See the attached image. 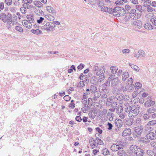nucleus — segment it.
<instances>
[{
	"mask_svg": "<svg viewBox=\"0 0 156 156\" xmlns=\"http://www.w3.org/2000/svg\"><path fill=\"white\" fill-rule=\"evenodd\" d=\"M138 149V150L136 155V156H142L144 155V150L140 148Z\"/></svg>",
	"mask_w": 156,
	"mask_h": 156,
	"instance_id": "obj_26",
	"label": "nucleus"
},
{
	"mask_svg": "<svg viewBox=\"0 0 156 156\" xmlns=\"http://www.w3.org/2000/svg\"><path fill=\"white\" fill-rule=\"evenodd\" d=\"M146 137L147 139L154 140L156 138V135L153 132H150L147 133Z\"/></svg>",
	"mask_w": 156,
	"mask_h": 156,
	"instance_id": "obj_10",
	"label": "nucleus"
},
{
	"mask_svg": "<svg viewBox=\"0 0 156 156\" xmlns=\"http://www.w3.org/2000/svg\"><path fill=\"white\" fill-rule=\"evenodd\" d=\"M111 105L112 108H115L117 107V104L116 102L115 101H112Z\"/></svg>",
	"mask_w": 156,
	"mask_h": 156,
	"instance_id": "obj_63",
	"label": "nucleus"
},
{
	"mask_svg": "<svg viewBox=\"0 0 156 156\" xmlns=\"http://www.w3.org/2000/svg\"><path fill=\"white\" fill-rule=\"evenodd\" d=\"M114 97L112 96L110 98H108L107 99V101H106V105L107 106H110L112 102L113 101L112 100L114 98Z\"/></svg>",
	"mask_w": 156,
	"mask_h": 156,
	"instance_id": "obj_19",
	"label": "nucleus"
},
{
	"mask_svg": "<svg viewBox=\"0 0 156 156\" xmlns=\"http://www.w3.org/2000/svg\"><path fill=\"white\" fill-rule=\"evenodd\" d=\"M143 128L142 126L135 127L134 128V132L133 135L134 137H140L143 132Z\"/></svg>",
	"mask_w": 156,
	"mask_h": 156,
	"instance_id": "obj_5",
	"label": "nucleus"
},
{
	"mask_svg": "<svg viewBox=\"0 0 156 156\" xmlns=\"http://www.w3.org/2000/svg\"><path fill=\"white\" fill-rule=\"evenodd\" d=\"M33 3L36 6L39 8L42 7L43 6V4L40 1H34Z\"/></svg>",
	"mask_w": 156,
	"mask_h": 156,
	"instance_id": "obj_28",
	"label": "nucleus"
},
{
	"mask_svg": "<svg viewBox=\"0 0 156 156\" xmlns=\"http://www.w3.org/2000/svg\"><path fill=\"white\" fill-rule=\"evenodd\" d=\"M123 95L122 94H119L116 95L115 96V98L119 101V102L120 104H122L123 103Z\"/></svg>",
	"mask_w": 156,
	"mask_h": 156,
	"instance_id": "obj_13",
	"label": "nucleus"
},
{
	"mask_svg": "<svg viewBox=\"0 0 156 156\" xmlns=\"http://www.w3.org/2000/svg\"><path fill=\"white\" fill-rule=\"evenodd\" d=\"M138 53L140 55V56L142 57H145V54L144 51L142 50H139L138 51Z\"/></svg>",
	"mask_w": 156,
	"mask_h": 156,
	"instance_id": "obj_49",
	"label": "nucleus"
},
{
	"mask_svg": "<svg viewBox=\"0 0 156 156\" xmlns=\"http://www.w3.org/2000/svg\"><path fill=\"white\" fill-rule=\"evenodd\" d=\"M150 144L151 147L156 149V142H152Z\"/></svg>",
	"mask_w": 156,
	"mask_h": 156,
	"instance_id": "obj_64",
	"label": "nucleus"
},
{
	"mask_svg": "<svg viewBox=\"0 0 156 156\" xmlns=\"http://www.w3.org/2000/svg\"><path fill=\"white\" fill-rule=\"evenodd\" d=\"M153 130V128L152 127L150 126L149 125L147 124L145 125V128L144 130L145 131L146 133L150 132H152V131Z\"/></svg>",
	"mask_w": 156,
	"mask_h": 156,
	"instance_id": "obj_15",
	"label": "nucleus"
},
{
	"mask_svg": "<svg viewBox=\"0 0 156 156\" xmlns=\"http://www.w3.org/2000/svg\"><path fill=\"white\" fill-rule=\"evenodd\" d=\"M97 112H95V110L92 108L90 110V112L88 114L90 117L94 119L95 116Z\"/></svg>",
	"mask_w": 156,
	"mask_h": 156,
	"instance_id": "obj_14",
	"label": "nucleus"
},
{
	"mask_svg": "<svg viewBox=\"0 0 156 156\" xmlns=\"http://www.w3.org/2000/svg\"><path fill=\"white\" fill-rule=\"evenodd\" d=\"M26 17L29 21H31L33 22L34 21V17L31 15H27Z\"/></svg>",
	"mask_w": 156,
	"mask_h": 156,
	"instance_id": "obj_48",
	"label": "nucleus"
},
{
	"mask_svg": "<svg viewBox=\"0 0 156 156\" xmlns=\"http://www.w3.org/2000/svg\"><path fill=\"white\" fill-rule=\"evenodd\" d=\"M131 134V129L129 128H126L123 131L122 133V136H128Z\"/></svg>",
	"mask_w": 156,
	"mask_h": 156,
	"instance_id": "obj_12",
	"label": "nucleus"
},
{
	"mask_svg": "<svg viewBox=\"0 0 156 156\" xmlns=\"http://www.w3.org/2000/svg\"><path fill=\"white\" fill-rule=\"evenodd\" d=\"M46 10L49 12L52 13H56V11L51 7L47 6L46 7Z\"/></svg>",
	"mask_w": 156,
	"mask_h": 156,
	"instance_id": "obj_22",
	"label": "nucleus"
},
{
	"mask_svg": "<svg viewBox=\"0 0 156 156\" xmlns=\"http://www.w3.org/2000/svg\"><path fill=\"white\" fill-rule=\"evenodd\" d=\"M32 2V0H23L22 1V3H24L23 4H25V5L28 4H30Z\"/></svg>",
	"mask_w": 156,
	"mask_h": 156,
	"instance_id": "obj_50",
	"label": "nucleus"
},
{
	"mask_svg": "<svg viewBox=\"0 0 156 156\" xmlns=\"http://www.w3.org/2000/svg\"><path fill=\"white\" fill-rule=\"evenodd\" d=\"M12 15L9 13H8L7 14V15L6 16V20H12Z\"/></svg>",
	"mask_w": 156,
	"mask_h": 156,
	"instance_id": "obj_59",
	"label": "nucleus"
},
{
	"mask_svg": "<svg viewBox=\"0 0 156 156\" xmlns=\"http://www.w3.org/2000/svg\"><path fill=\"white\" fill-rule=\"evenodd\" d=\"M115 4L117 5H122L123 4V3L120 0H118V1L115 2Z\"/></svg>",
	"mask_w": 156,
	"mask_h": 156,
	"instance_id": "obj_61",
	"label": "nucleus"
},
{
	"mask_svg": "<svg viewBox=\"0 0 156 156\" xmlns=\"http://www.w3.org/2000/svg\"><path fill=\"white\" fill-rule=\"evenodd\" d=\"M35 13L38 15H44V13L42 10L39 8H36L35 11Z\"/></svg>",
	"mask_w": 156,
	"mask_h": 156,
	"instance_id": "obj_18",
	"label": "nucleus"
},
{
	"mask_svg": "<svg viewBox=\"0 0 156 156\" xmlns=\"http://www.w3.org/2000/svg\"><path fill=\"white\" fill-rule=\"evenodd\" d=\"M115 76V75H112L108 78V80L112 81L111 85L113 87L116 86L119 82L118 78L117 77L114 78Z\"/></svg>",
	"mask_w": 156,
	"mask_h": 156,
	"instance_id": "obj_6",
	"label": "nucleus"
},
{
	"mask_svg": "<svg viewBox=\"0 0 156 156\" xmlns=\"http://www.w3.org/2000/svg\"><path fill=\"white\" fill-rule=\"evenodd\" d=\"M23 25L26 27L29 23V22L26 20H24L22 22Z\"/></svg>",
	"mask_w": 156,
	"mask_h": 156,
	"instance_id": "obj_58",
	"label": "nucleus"
},
{
	"mask_svg": "<svg viewBox=\"0 0 156 156\" xmlns=\"http://www.w3.org/2000/svg\"><path fill=\"white\" fill-rule=\"evenodd\" d=\"M132 109L133 108L131 106H129L128 105H127V104L125 105V111L126 112L129 113V112H130Z\"/></svg>",
	"mask_w": 156,
	"mask_h": 156,
	"instance_id": "obj_34",
	"label": "nucleus"
},
{
	"mask_svg": "<svg viewBox=\"0 0 156 156\" xmlns=\"http://www.w3.org/2000/svg\"><path fill=\"white\" fill-rule=\"evenodd\" d=\"M155 110L153 107L147 110V112L149 113H154L155 112Z\"/></svg>",
	"mask_w": 156,
	"mask_h": 156,
	"instance_id": "obj_51",
	"label": "nucleus"
},
{
	"mask_svg": "<svg viewBox=\"0 0 156 156\" xmlns=\"http://www.w3.org/2000/svg\"><path fill=\"white\" fill-rule=\"evenodd\" d=\"M108 8L107 7L102 6L101 9V10L102 11L105 12H107L108 11Z\"/></svg>",
	"mask_w": 156,
	"mask_h": 156,
	"instance_id": "obj_60",
	"label": "nucleus"
},
{
	"mask_svg": "<svg viewBox=\"0 0 156 156\" xmlns=\"http://www.w3.org/2000/svg\"><path fill=\"white\" fill-rule=\"evenodd\" d=\"M147 9V11L149 12H152L153 11H155V9H153L151 6H148Z\"/></svg>",
	"mask_w": 156,
	"mask_h": 156,
	"instance_id": "obj_56",
	"label": "nucleus"
},
{
	"mask_svg": "<svg viewBox=\"0 0 156 156\" xmlns=\"http://www.w3.org/2000/svg\"><path fill=\"white\" fill-rule=\"evenodd\" d=\"M95 141L96 142L97 145L98 146V144L102 145L104 144L102 140L98 138H97Z\"/></svg>",
	"mask_w": 156,
	"mask_h": 156,
	"instance_id": "obj_41",
	"label": "nucleus"
},
{
	"mask_svg": "<svg viewBox=\"0 0 156 156\" xmlns=\"http://www.w3.org/2000/svg\"><path fill=\"white\" fill-rule=\"evenodd\" d=\"M0 19L4 22L6 23L7 22L6 15L5 14L3 13L0 15Z\"/></svg>",
	"mask_w": 156,
	"mask_h": 156,
	"instance_id": "obj_30",
	"label": "nucleus"
},
{
	"mask_svg": "<svg viewBox=\"0 0 156 156\" xmlns=\"http://www.w3.org/2000/svg\"><path fill=\"white\" fill-rule=\"evenodd\" d=\"M31 31L33 33L37 35L40 34H42V31L38 29H37L35 30L32 29L31 30Z\"/></svg>",
	"mask_w": 156,
	"mask_h": 156,
	"instance_id": "obj_24",
	"label": "nucleus"
},
{
	"mask_svg": "<svg viewBox=\"0 0 156 156\" xmlns=\"http://www.w3.org/2000/svg\"><path fill=\"white\" fill-rule=\"evenodd\" d=\"M142 87V84L139 82L136 83V87L137 89H139Z\"/></svg>",
	"mask_w": 156,
	"mask_h": 156,
	"instance_id": "obj_55",
	"label": "nucleus"
},
{
	"mask_svg": "<svg viewBox=\"0 0 156 156\" xmlns=\"http://www.w3.org/2000/svg\"><path fill=\"white\" fill-rule=\"evenodd\" d=\"M15 29L17 31L22 32L23 31V28L20 27L18 26H16L15 27Z\"/></svg>",
	"mask_w": 156,
	"mask_h": 156,
	"instance_id": "obj_52",
	"label": "nucleus"
},
{
	"mask_svg": "<svg viewBox=\"0 0 156 156\" xmlns=\"http://www.w3.org/2000/svg\"><path fill=\"white\" fill-rule=\"evenodd\" d=\"M140 141L142 142L145 143L147 144L149 142V140H147L146 138H141L140 140Z\"/></svg>",
	"mask_w": 156,
	"mask_h": 156,
	"instance_id": "obj_53",
	"label": "nucleus"
},
{
	"mask_svg": "<svg viewBox=\"0 0 156 156\" xmlns=\"http://www.w3.org/2000/svg\"><path fill=\"white\" fill-rule=\"evenodd\" d=\"M51 22H47L45 25L42 27V29H44L47 31H53V30L55 29H54L55 26H52Z\"/></svg>",
	"mask_w": 156,
	"mask_h": 156,
	"instance_id": "obj_8",
	"label": "nucleus"
},
{
	"mask_svg": "<svg viewBox=\"0 0 156 156\" xmlns=\"http://www.w3.org/2000/svg\"><path fill=\"white\" fill-rule=\"evenodd\" d=\"M150 21L154 25V28L156 30V16L151 18Z\"/></svg>",
	"mask_w": 156,
	"mask_h": 156,
	"instance_id": "obj_31",
	"label": "nucleus"
},
{
	"mask_svg": "<svg viewBox=\"0 0 156 156\" xmlns=\"http://www.w3.org/2000/svg\"><path fill=\"white\" fill-rule=\"evenodd\" d=\"M51 24H52V26H55V24L57 25H59L60 24V23L58 21H54L52 22H51Z\"/></svg>",
	"mask_w": 156,
	"mask_h": 156,
	"instance_id": "obj_57",
	"label": "nucleus"
},
{
	"mask_svg": "<svg viewBox=\"0 0 156 156\" xmlns=\"http://www.w3.org/2000/svg\"><path fill=\"white\" fill-rule=\"evenodd\" d=\"M90 82L91 83L96 84L98 82L97 79L95 76H93L90 79Z\"/></svg>",
	"mask_w": 156,
	"mask_h": 156,
	"instance_id": "obj_29",
	"label": "nucleus"
},
{
	"mask_svg": "<svg viewBox=\"0 0 156 156\" xmlns=\"http://www.w3.org/2000/svg\"><path fill=\"white\" fill-rule=\"evenodd\" d=\"M90 144L91 148L92 149L96 147H97V145L95 140H94L93 138H91L90 140Z\"/></svg>",
	"mask_w": 156,
	"mask_h": 156,
	"instance_id": "obj_16",
	"label": "nucleus"
},
{
	"mask_svg": "<svg viewBox=\"0 0 156 156\" xmlns=\"http://www.w3.org/2000/svg\"><path fill=\"white\" fill-rule=\"evenodd\" d=\"M45 17L50 21H53L55 19V17L50 15H45Z\"/></svg>",
	"mask_w": 156,
	"mask_h": 156,
	"instance_id": "obj_44",
	"label": "nucleus"
},
{
	"mask_svg": "<svg viewBox=\"0 0 156 156\" xmlns=\"http://www.w3.org/2000/svg\"><path fill=\"white\" fill-rule=\"evenodd\" d=\"M122 109L121 108L120 109V113H119V117L122 119H123L125 118V117L126 116V114L125 113L122 112Z\"/></svg>",
	"mask_w": 156,
	"mask_h": 156,
	"instance_id": "obj_35",
	"label": "nucleus"
},
{
	"mask_svg": "<svg viewBox=\"0 0 156 156\" xmlns=\"http://www.w3.org/2000/svg\"><path fill=\"white\" fill-rule=\"evenodd\" d=\"M94 96L96 98H99L101 95V92L99 91H97V90L93 93Z\"/></svg>",
	"mask_w": 156,
	"mask_h": 156,
	"instance_id": "obj_43",
	"label": "nucleus"
},
{
	"mask_svg": "<svg viewBox=\"0 0 156 156\" xmlns=\"http://www.w3.org/2000/svg\"><path fill=\"white\" fill-rule=\"evenodd\" d=\"M25 6V4H23L22 7H21L20 8V11L21 13L23 14H25L27 12V8Z\"/></svg>",
	"mask_w": 156,
	"mask_h": 156,
	"instance_id": "obj_37",
	"label": "nucleus"
},
{
	"mask_svg": "<svg viewBox=\"0 0 156 156\" xmlns=\"http://www.w3.org/2000/svg\"><path fill=\"white\" fill-rule=\"evenodd\" d=\"M115 9L114 16L118 17L123 16L126 13V11L123 8L117 6L115 7Z\"/></svg>",
	"mask_w": 156,
	"mask_h": 156,
	"instance_id": "obj_2",
	"label": "nucleus"
},
{
	"mask_svg": "<svg viewBox=\"0 0 156 156\" xmlns=\"http://www.w3.org/2000/svg\"><path fill=\"white\" fill-rule=\"evenodd\" d=\"M130 16L129 14L127 19L128 20L129 19L131 18L132 20H136L139 18L141 16V13L139 12H136V10L135 9H132L130 11Z\"/></svg>",
	"mask_w": 156,
	"mask_h": 156,
	"instance_id": "obj_1",
	"label": "nucleus"
},
{
	"mask_svg": "<svg viewBox=\"0 0 156 156\" xmlns=\"http://www.w3.org/2000/svg\"><path fill=\"white\" fill-rule=\"evenodd\" d=\"M102 154L104 155H107L110 154L109 150L106 148H104L102 150Z\"/></svg>",
	"mask_w": 156,
	"mask_h": 156,
	"instance_id": "obj_33",
	"label": "nucleus"
},
{
	"mask_svg": "<svg viewBox=\"0 0 156 156\" xmlns=\"http://www.w3.org/2000/svg\"><path fill=\"white\" fill-rule=\"evenodd\" d=\"M129 73L128 72H125L122 76V80L123 81L126 80V79L129 77Z\"/></svg>",
	"mask_w": 156,
	"mask_h": 156,
	"instance_id": "obj_36",
	"label": "nucleus"
},
{
	"mask_svg": "<svg viewBox=\"0 0 156 156\" xmlns=\"http://www.w3.org/2000/svg\"><path fill=\"white\" fill-rule=\"evenodd\" d=\"M97 90V87L95 85H92L90 86V89H88V92L90 91L92 94H93L94 92Z\"/></svg>",
	"mask_w": 156,
	"mask_h": 156,
	"instance_id": "obj_27",
	"label": "nucleus"
},
{
	"mask_svg": "<svg viewBox=\"0 0 156 156\" xmlns=\"http://www.w3.org/2000/svg\"><path fill=\"white\" fill-rule=\"evenodd\" d=\"M136 9L139 11V12L141 13L142 12V6L140 5H136L135 6Z\"/></svg>",
	"mask_w": 156,
	"mask_h": 156,
	"instance_id": "obj_40",
	"label": "nucleus"
},
{
	"mask_svg": "<svg viewBox=\"0 0 156 156\" xmlns=\"http://www.w3.org/2000/svg\"><path fill=\"white\" fill-rule=\"evenodd\" d=\"M81 102L83 105V107L81 108V110L84 113H87L86 111L88 110V105H87V99H82Z\"/></svg>",
	"mask_w": 156,
	"mask_h": 156,
	"instance_id": "obj_9",
	"label": "nucleus"
},
{
	"mask_svg": "<svg viewBox=\"0 0 156 156\" xmlns=\"http://www.w3.org/2000/svg\"><path fill=\"white\" fill-rule=\"evenodd\" d=\"M136 148L137 146L135 145H132L129 147V149L130 150V153L132 154L133 152H135V150H136Z\"/></svg>",
	"mask_w": 156,
	"mask_h": 156,
	"instance_id": "obj_20",
	"label": "nucleus"
},
{
	"mask_svg": "<svg viewBox=\"0 0 156 156\" xmlns=\"http://www.w3.org/2000/svg\"><path fill=\"white\" fill-rule=\"evenodd\" d=\"M63 99L66 101H68L70 100L71 97L68 95H65Z\"/></svg>",
	"mask_w": 156,
	"mask_h": 156,
	"instance_id": "obj_62",
	"label": "nucleus"
},
{
	"mask_svg": "<svg viewBox=\"0 0 156 156\" xmlns=\"http://www.w3.org/2000/svg\"><path fill=\"white\" fill-rule=\"evenodd\" d=\"M129 66L131 67V68L134 69V70L138 72L139 70V68L136 66L135 65L133 64H132L130 63H129Z\"/></svg>",
	"mask_w": 156,
	"mask_h": 156,
	"instance_id": "obj_32",
	"label": "nucleus"
},
{
	"mask_svg": "<svg viewBox=\"0 0 156 156\" xmlns=\"http://www.w3.org/2000/svg\"><path fill=\"white\" fill-rule=\"evenodd\" d=\"M93 70L94 73L97 76L103 74L105 71V69L104 66L99 67L97 66H94L93 68Z\"/></svg>",
	"mask_w": 156,
	"mask_h": 156,
	"instance_id": "obj_4",
	"label": "nucleus"
},
{
	"mask_svg": "<svg viewBox=\"0 0 156 156\" xmlns=\"http://www.w3.org/2000/svg\"><path fill=\"white\" fill-rule=\"evenodd\" d=\"M141 118H138L135 121H134L133 123L135 126L140 125L141 123Z\"/></svg>",
	"mask_w": 156,
	"mask_h": 156,
	"instance_id": "obj_38",
	"label": "nucleus"
},
{
	"mask_svg": "<svg viewBox=\"0 0 156 156\" xmlns=\"http://www.w3.org/2000/svg\"><path fill=\"white\" fill-rule=\"evenodd\" d=\"M107 87L105 85V84H103L101 86H100L99 87L100 90L101 89L103 91L105 90L106 91H107L108 90L106 89Z\"/></svg>",
	"mask_w": 156,
	"mask_h": 156,
	"instance_id": "obj_47",
	"label": "nucleus"
},
{
	"mask_svg": "<svg viewBox=\"0 0 156 156\" xmlns=\"http://www.w3.org/2000/svg\"><path fill=\"white\" fill-rule=\"evenodd\" d=\"M105 78V76L104 75H102L100 76L97 79L98 82H101Z\"/></svg>",
	"mask_w": 156,
	"mask_h": 156,
	"instance_id": "obj_45",
	"label": "nucleus"
},
{
	"mask_svg": "<svg viewBox=\"0 0 156 156\" xmlns=\"http://www.w3.org/2000/svg\"><path fill=\"white\" fill-rule=\"evenodd\" d=\"M123 145L121 144L116 143L112 145L111 147V149L113 151H117L118 150L122 149Z\"/></svg>",
	"mask_w": 156,
	"mask_h": 156,
	"instance_id": "obj_7",
	"label": "nucleus"
},
{
	"mask_svg": "<svg viewBox=\"0 0 156 156\" xmlns=\"http://www.w3.org/2000/svg\"><path fill=\"white\" fill-rule=\"evenodd\" d=\"M118 69L117 67L116 66H111L110 68L111 72L113 73V75H115L118 70Z\"/></svg>",
	"mask_w": 156,
	"mask_h": 156,
	"instance_id": "obj_23",
	"label": "nucleus"
},
{
	"mask_svg": "<svg viewBox=\"0 0 156 156\" xmlns=\"http://www.w3.org/2000/svg\"><path fill=\"white\" fill-rule=\"evenodd\" d=\"M144 27L146 29L148 30L152 29V26L150 23H147L144 25Z\"/></svg>",
	"mask_w": 156,
	"mask_h": 156,
	"instance_id": "obj_39",
	"label": "nucleus"
},
{
	"mask_svg": "<svg viewBox=\"0 0 156 156\" xmlns=\"http://www.w3.org/2000/svg\"><path fill=\"white\" fill-rule=\"evenodd\" d=\"M124 120L126 124L128 126H131L133 123V120L132 119L128 118L127 119H126Z\"/></svg>",
	"mask_w": 156,
	"mask_h": 156,
	"instance_id": "obj_25",
	"label": "nucleus"
},
{
	"mask_svg": "<svg viewBox=\"0 0 156 156\" xmlns=\"http://www.w3.org/2000/svg\"><path fill=\"white\" fill-rule=\"evenodd\" d=\"M140 108V106L138 105H136L133 106V108L132 109L129 113L128 114V115L129 117L136 116L137 115L139 112V110Z\"/></svg>",
	"mask_w": 156,
	"mask_h": 156,
	"instance_id": "obj_3",
	"label": "nucleus"
},
{
	"mask_svg": "<svg viewBox=\"0 0 156 156\" xmlns=\"http://www.w3.org/2000/svg\"><path fill=\"white\" fill-rule=\"evenodd\" d=\"M132 24L133 25L138 29H140L142 27L141 21L139 20H135L132 22Z\"/></svg>",
	"mask_w": 156,
	"mask_h": 156,
	"instance_id": "obj_11",
	"label": "nucleus"
},
{
	"mask_svg": "<svg viewBox=\"0 0 156 156\" xmlns=\"http://www.w3.org/2000/svg\"><path fill=\"white\" fill-rule=\"evenodd\" d=\"M147 124L149 125L150 126L153 127L156 124V120H153L148 122Z\"/></svg>",
	"mask_w": 156,
	"mask_h": 156,
	"instance_id": "obj_46",
	"label": "nucleus"
},
{
	"mask_svg": "<svg viewBox=\"0 0 156 156\" xmlns=\"http://www.w3.org/2000/svg\"><path fill=\"white\" fill-rule=\"evenodd\" d=\"M115 8L113 9H112V8H108L107 12L111 14H112L114 16V12H115Z\"/></svg>",
	"mask_w": 156,
	"mask_h": 156,
	"instance_id": "obj_42",
	"label": "nucleus"
},
{
	"mask_svg": "<svg viewBox=\"0 0 156 156\" xmlns=\"http://www.w3.org/2000/svg\"><path fill=\"white\" fill-rule=\"evenodd\" d=\"M117 154L119 156H127L126 153L123 150H119L117 152Z\"/></svg>",
	"mask_w": 156,
	"mask_h": 156,
	"instance_id": "obj_17",
	"label": "nucleus"
},
{
	"mask_svg": "<svg viewBox=\"0 0 156 156\" xmlns=\"http://www.w3.org/2000/svg\"><path fill=\"white\" fill-rule=\"evenodd\" d=\"M115 124L118 127H120L122 125V120L119 119H116L115 120Z\"/></svg>",
	"mask_w": 156,
	"mask_h": 156,
	"instance_id": "obj_21",
	"label": "nucleus"
},
{
	"mask_svg": "<svg viewBox=\"0 0 156 156\" xmlns=\"http://www.w3.org/2000/svg\"><path fill=\"white\" fill-rule=\"evenodd\" d=\"M84 65L82 63L80 64L77 67V69H78L79 71L83 69L84 68Z\"/></svg>",
	"mask_w": 156,
	"mask_h": 156,
	"instance_id": "obj_54",
	"label": "nucleus"
}]
</instances>
